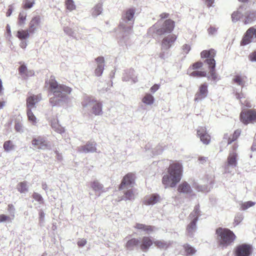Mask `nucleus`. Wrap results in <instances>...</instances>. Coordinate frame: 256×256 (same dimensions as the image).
I'll use <instances>...</instances> for the list:
<instances>
[{
  "instance_id": "f257e3e1",
  "label": "nucleus",
  "mask_w": 256,
  "mask_h": 256,
  "mask_svg": "<svg viewBox=\"0 0 256 256\" xmlns=\"http://www.w3.org/2000/svg\"><path fill=\"white\" fill-rule=\"evenodd\" d=\"M46 84L53 94L50 98V103L52 106H65L70 102L71 98L69 96L72 90L70 88L58 84L53 76L46 80Z\"/></svg>"
},
{
  "instance_id": "f03ea898",
  "label": "nucleus",
  "mask_w": 256,
  "mask_h": 256,
  "mask_svg": "<svg viewBox=\"0 0 256 256\" xmlns=\"http://www.w3.org/2000/svg\"><path fill=\"white\" fill-rule=\"evenodd\" d=\"M182 174V166L180 162H175L170 164L167 173L164 175L162 179L164 188H174L180 180Z\"/></svg>"
},
{
  "instance_id": "7ed1b4c3",
  "label": "nucleus",
  "mask_w": 256,
  "mask_h": 256,
  "mask_svg": "<svg viewBox=\"0 0 256 256\" xmlns=\"http://www.w3.org/2000/svg\"><path fill=\"white\" fill-rule=\"evenodd\" d=\"M135 14L134 8H129L124 11L122 14L120 28L124 38L127 37L132 32Z\"/></svg>"
},
{
  "instance_id": "20e7f679",
  "label": "nucleus",
  "mask_w": 256,
  "mask_h": 256,
  "mask_svg": "<svg viewBox=\"0 0 256 256\" xmlns=\"http://www.w3.org/2000/svg\"><path fill=\"white\" fill-rule=\"evenodd\" d=\"M216 234L219 246L222 248L230 246L236 238L234 234L228 228H219L216 230Z\"/></svg>"
},
{
  "instance_id": "39448f33",
  "label": "nucleus",
  "mask_w": 256,
  "mask_h": 256,
  "mask_svg": "<svg viewBox=\"0 0 256 256\" xmlns=\"http://www.w3.org/2000/svg\"><path fill=\"white\" fill-rule=\"evenodd\" d=\"M240 121L244 124L256 122V110H242L240 114Z\"/></svg>"
},
{
  "instance_id": "423d86ee",
  "label": "nucleus",
  "mask_w": 256,
  "mask_h": 256,
  "mask_svg": "<svg viewBox=\"0 0 256 256\" xmlns=\"http://www.w3.org/2000/svg\"><path fill=\"white\" fill-rule=\"evenodd\" d=\"M252 42H256V27L250 28L244 33L240 42L241 46H246Z\"/></svg>"
},
{
  "instance_id": "0eeeda50",
  "label": "nucleus",
  "mask_w": 256,
  "mask_h": 256,
  "mask_svg": "<svg viewBox=\"0 0 256 256\" xmlns=\"http://www.w3.org/2000/svg\"><path fill=\"white\" fill-rule=\"evenodd\" d=\"M32 144L35 149L50 150L51 148L50 142L42 136L34 138L32 140Z\"/></svg>"
},
{
  "instance_id": "6e6552de",
  "label": "nucleus",
  "mask_w": 256,
  "mask_h": 256,
  "mask_svg": "<svg viewBox=\"0 0 256 256\" xmlns=\"http://www.w3.org/2000/svg\"><path fill=\"white\" fill-rule=\"evenodd\" d=\"M238 154L235 152H230L228 158L227 162L224 167V172L226 173H230L232 170L230 168H234L236 167Z\"/></svg>"
},
{
  "instance_id": "1a4fd4ad",
  "label": "nucleus",
  "mask_w": 256,
  "mask_h": 256,
  "mask_svg": "<svg viewBox=\"0 0 256 256\" xmlns=\"http://www.w3.org/2000/svg\"><path fill=\"white\" fill-rule=\"evenodd\" d=\"M42 24V17L39 15L34 16L28 24L29 32L34 34L38 28H40Z\"/></svg>"
},
{
  "instance_id": "9d476101",
  "label": "nucleus",
  "mask_w": 256,
  "mask_h": 256,
  "mask_svg": "<svg viewBox=\"0 0 256 256\" xmlns=\"http://www.w3.org/2000/svg\"><path fill=\"white\" fill-rule=\"evenodd\" d=\"M174 28V22L171 20H166L162 24L161 28L157 30L156 34L162 35L165 34H170Z\"/></svg>"
},
{
  "instance_id": "9b49d317",
  "label": "nucleus",
  "mask_w": 256,
  "mask_h": 256,
  "mask_svg": "<svg viewBox=\"0 0 256 256\" xmlns=\"http://www.w3.org/2000/svg\"><path fill=\"white\" fill-rule=\"evenodd\" d=\"M204 62L208 66L210 74L212 80L216 82L220 78L216 74L215 72L216 61L214 58L206 59Z\"/></svg>"
},
{
  "instance_id": "f8f14e48",
  "label": "nucleus",
  "mask_w": 256,
  "mask_h": 256,
  "mask_svg": "<svg viewBox=\"0 0 256 256\" xmlns=\"http://www.w3.org/2000/svg\"><path fill=\"white\" fill-rule=\"evenodd\" d=\"M208 84L204 83L200 86L198 90L194 96V100L198 102L206 98L208 94Z\"/></svg>"
},
{
  "instance_id": "ddd939ff",
  "label": "nucleus",
  "mask_w": 256,
  "mask_h": 256,
  "mask_svg": "<svg viewBox=\"0 0 256 256\" xmlns=\"http://www.w3.org/2000/svg\"><path fill=\"white\" fill-rule=\"evenodd\" d=\"M176 36L173 34L164 36L162 42V49L168 50L170 48L176 40Z\"/></svg>"
},
{
  "instance_id": "4468645a",
  "label": "nucleus",
  "mask_w": 256,
  "mask_h": 256,
  "mask_svg": "<svg viewBox=\"0 0 256 256\" xmlns=\"http://www.w3.org/2000/svg\"><path fill=\"white\" fill-rule=\"evenodd\" d=\"M197 135L203 144H208L210 141V136L205 127H199L197 130Z\"/></svg>"
},
{
  "instance_id": "2eb2a0df",
  "label": "nucleus",
  "mask_w": 256,
  "mask_h": 256,
  "mask_svg": "<svg viewBox=\"0 0 256 256\" xmlns=\"http://www.w3.org/2000/svg\"><path fill=\"white\" fill-rule=\"evenodd\" d=\"M42 100L41 94H31L28 96L26 98V106L28 109H30L36 108V104H37Z\"/></svg>"
},
{
  "instance_id": "dca6fc26",
  "label": "nucleus",
  "mask_w": 256,
  "mask_h": 256,
  "mask_svg": "<svg viewBox=\"0 0 256 256\" xmlns=\"http://www.w3.org/2000/svg\"><path fill=\"white\" fill-rule=\"evenodd\" d=\"M251 252V246L246 244L238 246L236 250V256H248Z\"/></svg>"
},
{
  "instance_id": "f3484780",
  "label": "nucleus",
  "mask_w": 256,
  "mask_h": 256,
  "mask_svg": "<svg viewBox=\"0 0 256 256\" xmlns=\"http://www.w3.org/2000/svg\"><path fill=\"white\" fill-rule=\"evenodd\" d=\"M96 143L95 142H88L86 145L78 146V151L81 153H88L96 152Z\"/></svg>"
},
{
  "instance_id": "a211bd4d",
  "label": "nucleus",
  "mask_w": 256,
  "mask_h": 256,
  "mask_svg": "<svg viewBox=\"0 0 256 256\" xmlns=\"http://www.w3.org/2000/svg\"><path fill=\"white\" fill-rule=\"evenodd\" d=\"M96 68L94 70V74L97 76L102 75L104 67V57L99 56L96 58Z\"/></svg>"
},
{
  "instance_id": "6ab92c4d",
  "label": "nucleus",
  "mask_w": 256,
  "mask_h": 256,
  "mask_svg": "<svg viewBox=\"0 0 256 256\" xmlns=\"http://www.w3.org/2000/svg\"><path fill=\"white\" fill-rule=\"evenodd\" d=\"M135 176L134 174L128 173L123 178L122 183L120 186V190H122L124 187L126 186H131L134 182Z\"/></svg>"
},
{
  "instance_id": "aec40b11",
  "label": "nucleus",
  "mask_w": 256,
  "mask_h": 256,
  "mask_svg": "<svg viewBox=\"0 0 256 256\" xmlns=\"http://www.w3.org/2000/svg\"><path fill=\"white\" fill-rule=\"evenodd\" d=\"M256 20V11L248 10L244 12L243 22L245 24H251Z\"/></svg>"
},
{
  "instance_id": "412c9836",
  "label": "nucleus",
  "mask_w": 256,
  "mask_h": 256,
  "mask_svg": "<svg viewBox=\"0 0 256 256\" xmlns=\"http://www.w3.org/2000/svg\"><path fill=\"white\" fill-rule=\"evenodd\" d=\"M178 190L180 193L186 194H191L192 193L190 185L186 182H182L178 186Z\"/></svg>"
},
{
  "instance_id": "4be33fe9",
  "label": "nucleus",
  "mask_w": 256,
  "mask_h": 256,
  "mask_svg": "<svg viewBox=\"0 0 256 256\" xmlns=\"http://www.w3.org/2000/svg\"><path fill=\"white\" fill-rule=\"evenodd\" d=\"M160 197L158 194H153L145 197L144 203L146 205H154L159 202Z\"/></svg>"
},
{
  "instance_id": "5701e85b",
  "label": "nucleus",
  "mask_w": 256,
  "mask_h": 256,
  "mask_svg": "<svg viewBox=\"0 0 256 256\" xmlns=\"http://www.w3.org/2000/svg\"><path fill=\"white\" fill-rule=\"evenodd\" d=\"M102 102L96 100L92 107V112L96 116H100L102 114Z\"/></svg>"
},
{
  "instance_id": "b1692460",
  "label": "nucleus",
  "mask_w": 256,
  "mask_h": 256,
  "mask_svg": "<svg viewBox=\"0 0 256 256\" xmlns=\"http://www.w3.org/2000/svg\"><path fill=\"white\" fill-rule=\"evenodd\" d=\"M241 133V130L239 129L236 130L234 131V133L232 136H228V134H225L224 135V140H228V144H231L233 142L236 140L239 137Z\"/></svg>"
},
{
  "instance_id": "393cba45",
  "label": "nucleus",
  "mask_w": 256,
  "mask_h": 256,
  "mask_svg": "<svg viewBox=\"0 0 256 256\" xmlns=\"http://www.w3.org/2000/svg\"><path fill=\"white\" fill-rule=\"evenodd\" d=\"M193 187L198 192H207L210 190V184H204L201 183L194 182Z\"/></svg>"
},
{
  "instance_id": "a878e982",
  "label": "nucleus",
  "mask_w": 256,
  "mask_h": 256,
  "mask_svg": "<svg viewBox=\"0 0 256 256\" xmlns=\"http://www.w3.org/2000/svg\"><path fill=\"white\" fill-rule=\"evenodd\" d=\"M242 7L240 6L236 12H234L232 14V18L233 22H236L240 19L242 20L244 19V12H242Z\"/></svg>"
},
{
  "instance_id": "bb28decb",
  "label": "nucleus",
  "mask_w": 256,
  "mask_h": 256,
  "mask_svg": "<svg viewBox=\"0 0 256 256\" xmlns=\"http://www.w3.org/2000/svg\"><path fill=\"white\" fill-rule=\"evenodd\" d=\"M152 244V241L150 238L144 236L142 240L140 248L143 251H146Z\"/></svg>"
},
{
  "instance_id": "cd10ccee",
  "label": "nucleus",
  "mask_w": 256,
  "mask_h": 256,
  "mask_svg": "<svg viewBox=\"0 0 256 256\" xmlns=\"http://www.w3.org/2000/svg\"><path fill=\"white\" fill-rule=\"evenodd\" d=\"M142 102L146 106H150L154 102V96L150 93H146L142 99Z\"/></svg>"
},
{
  "instance_id": "c85d7f7f",
  "label": "nucleus",
  "mask_w": 256,
  "mask_h": 256,
  "mask_svg": "<svg viewBox=\"0 0 256 256\" xmlns=\"http://www.w3.org/2000/svg\"><path fill=\"white\" fill-rule=\"evenodd\" d=\"M96 99L92 97L86 96L82 102V105L84 108H88L92 107L96 101Z\"/></svg>"
},
{
  "instance_id": "c756f323",
  "label": "nucleus",
  "mask_w": 256,
  "mask_h": 256,
  "mask_svg": "<svg viewBox=\"0 0 256 256\" xmlns=\"http://www.w3.org/2000/svg\"><path fill=\"white\" fill-rule=\"evenodd\" d=\"M188 74L190 76L192 77H208V78H210V76H207V73L205 71H198L194 70L191 72V68H189L188 70Z\"/></svg>"
},
{
  "instance_id": "7c9ffc66",
  "label": "nucleus",
  "mask_w": 256,
  "mask_h": 256,
  "mask_svg": "<svg viewBox=\"0 0 256 256\" xmlns=\"http://www.w3.org/2000/svg\"><path fill=\"white\" fill-rule=\"evenodd\" d=\"M90 186L95 192L99 194L98 196H100L101 193L104 192L103 186L97 180H94L92 182Z\"/></svg>"
},
{
  "instance_id": "2f4dec72",
  "label": "nucleus",
  "mask_w": 256,
  "mask_h": 256,
  "mask_svg": "<svg viewBox=\"0 0 256 256\" xmlns=\"http://www.w3.org/2000/svg\"><path fill=\"white\" fill-rule=\"evenodd\" d=\"M135 228L143 231L145 234H149L153 232V228L151 226H146L142 224H136Z\"/></svg>"
},
{
  "instance_id": "473e14b6",
  "label": "nucleus",
  "mask_w": 256,
  "mask_h": 256,
  "mask_svg": "<svg viewBox=\"0 0 256 256\" xmlns=\"http://www.w3.org/2000/svg\"><path fill=\"white\" fill-rule=\"evenodd\" d=\"M135 228L143 231L145 234H149L153 232V228L151 226H146L142 224H136Z\"/></svg>"
},
{
  "instance_id": "72a5a7b5",
  "label": "nucleus",
  "mask_w": 256,
  "mask_h": 256,
  "mask_svg": "<svg viewBox=\"0 0 256 256\" xmlns=\"http://www.w3.org/2000/svg\"><path fill=\"white\" fill-rule=\"evenodd\" d=\"M200 212L199 205L196 206L193 212H191L189 216L191 221L197 222L198 216H200Z\"/></svg>"
},
{
  "instance_id": "f704fd0d",
  "label": "nucleus",
  "mask_w": 256,
  "mask_h": 256,
  "mask_svg": "<svg viewBox=\"0 0 256 256\" xmlns=\"http://www.w3.org/2000/svg\"><path fill=\"white\" fill-rule=\"evenodd\" d=\"M16 36L20 40H26L30 37L29 30H20L17 32Z\"/></svg>"
},
{
  "instance_id": "c9c22d12",
  "label": "nucleus",
  "mask_w": 256,
  "mask_h": 256,
  "mask_svg": "<svg viewBox=\"0 0 256 256\" xmlns=\"http://www.w3.org/2000/svg\"><path fill=\"white\" fill-rule=\"evenodd\" d=\"M202 58H214L216 56V52L214 50L211 49L210 50H203L200 54Z\"/></svg>"
},
{
  "instance_id": "e433bc0d",
  "label": "nucleus",
  "mask_w": 256,
  "mask_h": 256,
  "mask_svg": "<svg viewBox=\"0 0 256 256\" xmlns=\"http://www.w3.org/2000/svg\"><path fill=\"white\" fill-rule=\"evenodd\" d=\"M154 244L158 248L162 250H166L170 244V242L160 240L154 242Z\"/></svg>"
},
{
  "instance_id": "4c0bfd02",
  "label": "nucleus",
  "mask_w": 256,
  "mask_h": 256,
  "mask_svg": "<svg viewBox=\"0 0 256 256\" xmlns=\"http://www.w3.org/2000/svg\"><path fill=\"white\" fill-rule=\"evenodd\" d=\"M135 194L132 189L127 190L124 192V197L120 200H134Z\"/></svg>"
},
{
  "instance_id": "58836bf2",
  "label": "nucleus",
  "mask_w": 256,
  "mask_h": 256,
  "mask_svg": "<svg viewBox=\"0 0 256 256\" xmlns=\"http://www.w3.org/2000/svg\"><path fill=\"white\" fill-rule=\"evenodd\" d=\"M140 244V240L138 239L132 238L129 240L126 244V247L130 250L134 248V246H138Z\"/></svg>"
},
{
  "instance_id": "ea45409f",
  "label": "nucleus",
  "mask_w": 256,
  "mask_h": 256,
  "mask_svg": "<svg viewBox=\"0 0 256 256\" xmlns=\"http://www.w3.org/2000/svg\"><path fill=\"white\" fill-rule=\"evenodd\" d=\"M245 76L236 75L232 78V82L238 86H244V84Z\"/></svg>"
},
{
  "instance_id": "a19ab883",
  "label": "nucleus",
  "mask_w": 256,
  "mask_h": 256,
  "mask_svg": "<svg viewBox=\"0 0 256 256\" xmlns=\"http://www.w3.org/2000/svg\"><path fill=\"white\" fill-rule=\"evenodd\" d=\"M16 188L20 193H25L28 191V186L26 182H20L17 185Z\"/></svg>"
},
{
  "instance_id": "79ce46f5",
  "label": "nucleus",
  "mask_w": 256,
  "mask_h": 256,
  "mask_svg": "<svg viewBox=\"0 0 256 256\" xmlns=\"http://www.w3.org/2000/svg\"><path fill=\"white\" fill-rule=\"evenodd\" d=\"M52 127L58 133L62 134L64 132V128L62 127L55 120L52 122Z\"/></svg>"
},
{
  "instance_id": "37998d69",
  "label": "nucleus",
  "mask_w": 256,
  "mask_h": 256,
  "mask_svg": "<svg viewBox=\"0 0 256 256\" xmlns=\"http://www.w3.org/2000/svg\"><path fill=\"white\" fill-rule=\"evenodd\" d=\"M27 116L28 120L33 125H36L37 123V118L34 114L33 112L30 109H27Z\"/></svg>"
},
{
  "instance_id": "c03bdc74",
  "label": "nucleus",
  "mask_w": 256,
  "mask_h": 256,
  "mask_svg": "<svg viewBox=\"0 0 256 256\" xmlns=\"http://www.w3.org/2000/svg\"><path fill=\"white\" fill-rule=\"evenodd\" d=\"M196 222L191 221L187 226V232L190 236L192 235L196 230Z\"/></svg>"
},
{
  "instance_id": "a18cd8bd",
  "label": "nucleus",
  "mask_w": 256,
  "mask_h": 256,
  "mask_svg": "<svg viewBox=\"0 0 256 256\" xmlns=\"http://www.w3.org/2000/svg\"><path fill=\"white\" fill-rule=\"evenodd\" d=\"M102 4H98L93 8L92 11V16L94 17H96L102 13Z\"/></svg>"
},
{
  "instance_id": "49530a36",
  "label": "nucleus",
  "mask_w": 256,
  "mask_h": 256,
  "mask_svg": "<svg viewBox=\"0 0 256 256\" xmlns=\"http://www.w3.org/2000/svg\"><path fill=\"white\" fill-rule=\"evenodd\" d=\"M26 18V14L25 12L22 11L19 14L18 17V24L20 26H23L24 24Z\"/></svg>"
},
{
  "instance_id": "de8ad7c7",
  "label": "nucleus",
  "mask_w": 256,
  "mask_h": 256,
  "mask_svg": "<svg viewBox=\"0 0 256 256\" xmlns=\"http://www.w3.org/2000/svg\"><path fill=\"white\" fill-rule=\"evenodd\" d=\"M256 202L252 201H248L242 203L240 204V209L242 210H246L250 207L254 206Z\"/></svg>"
},
{
  "instance_id": "09e8293b",
  "label": "nucleus",
  "mask_w": 256,
  "mask_h": 256,
  "mask_svg": "<svg viewBox=\"0 0 256 256\" xmlns=\"http://www.w3.org/2000/svg\"><path fill=\"white\" fill-rule=\"evenodd\" d=\"M184 246L186 253V256L192 255L196 252V250L190 244H186Z\"/></svg>"
},
{
  "instance_id": "8fccbe9b",
  "label": "nucleus",
  "mask_w": 256,
  "mask_h": 256,
  "mask_svg": "<svg viewBox=\"0 0 256 256\" xmlns=\"http://www.w3.org/2000/svg\"><path fill=\"white\" fill-rule=\"evenodd\" d=\"M244 219V216L240 212L237 213L234 218V226H238Z\"/></svg>"
},
{
  "instance_id": "3c124183",
  "label": "nucleus",
  "mask_w": 256,
  "mask_h": 256,
  "mask_svg": "<svg viewBox=\"0 0 256 256\" xmlns=\"http://www.w3.org/2000/svg\"><path fill=\"white\" fill-rule=\"evenodd\" d=\"M4 148L6 152H10L14 148V145L10 140L6 141L4 144Z\"/></svg>"
},
{
  "instance_id": "603ef678",
  "label": "nucleus",
  "mask_w": 256,
  "mask_h": 256,
  "mask_svg": "<svg viewBox=\"0 0 256 256\" xmlns=\"http://www.w3.org/2000/svg\"><path fill=\"white\" fill-rule=\"evenodd\" d=\"M66 8L70 11H72L76 9V6L72 0H67L66 2Z\"/></svg>"
},
{
  "instance_id": "864d4df0",
  "label": "nucleus",
  "mask_w": 256,
  "mask_h": 256,
  "mask_svg": "<svg viewBox=\"0 0 256 256\" xmlns=\"http://www.w3.org/2000/svg\"><path fill=\"white\" fill-rule=\"evenodd\" d=\"M13 220L12 217L10 216L0 214V223L5 222H11Z\"/></svg>"
},
{
  "instance_id": "5fc2aeb1",
  "label": "nucleus",
  "mask_w": 256,
  "mask_h": 256,
  "mask_svg": "<svg viewBox=\"0 0 256 256\" xmlns=\"http://www.w3.org/2000/svg\"><path fill=\"white\" fill-rule=\"evenodd\" d=\"M242 94H238V93H237L236 94V98L238 99H240V103L244 105L246 107H249V108L251 107V105H250V103L249 102H248L246 100H244V102H243V100H242Z\"/></svg>"
},
{
  "instance_id": "6e6d98bb",
  "label": "nucleus",
  "mask_w": 256,
  "mask_h": 256,
  "mask_svg": "<svg viewBox=\"0 0 256 256\" xmlns=\"http://www.w3.org/2000/svg\"><path fill=\"white\" fill-rule=\"evenodd\" d=\"M64 32L68 35L73 38H76V34L68 26H64Z\"/></svg>"
},
{
  "instance_id": "4d7b16f0",
  "label": "nucleus",
  "mask_w": 256,
  "mask_h": 256,
  "mask_svg": "<svg viewBox=\"0 0 256 256\" xmlns=\"http://www.w3.org/2000/svg\"><path fill=\"white\" fill-rule=\"evenodd\" d=\"M34 0H25L24 2V8H30L34 4Z\"/></svg>"
},
{
  "instance_id": "13d9d810",
  "label": "nucleus",
  "mask_w": 256,
  "mask_h": 256,
  "mask_svg": "<svg viewBox=\"0 0 256 256\" xmlns=\"http://www.w3.org/2000/svg\"><path fill=\"white\" fill-rule=\"evenodd\" d=\"M190 50V46L188 44H184L182 46V54H187Z\"/></svg>"
},
{
  "instance_id": "bf43d9fd",
  "label": "nucleus",
  "mask_w": 256,
  "mask_h": 256,
  "mask_svg": "<svg viewBox=\"0 0 256 256\" xmlns=\"http://www.w3.org/2000/svg\"><path fill=\"white\" fill-rule=\"evenodd\" d=\"M33 198L38 202L39 204H42L43 202V198L40 194L38 193L34 192L32 194Z\"/></svg>"
},
{
  "instance_id": "052dcab7",
  "label": "nucleus",
  "mask_w": 256,
  "mask_h": 256,
  "mask_svg": "<svg viewBox=\"0 0 256 256\" xmlns=\"http://www.w3.org/2000/svg\"><path fill=\"white\" fill-rule=\"evenodd\" d=\"M14 128L17 132L22 133L23 132V126L21 122H16L15 124Z\"/></svg>"
},
{
  "instance_id": "680f3d73",
  "label": "nucleus",
  "mask_w": 256,
  "mask_h": 256,
  "mask_svg": "<svg viewBox=\"0 0 256 256\" xmlns=\"http://www.w3.org/2000/svg\"><path fill=\"white\" fill-rule=\"evenodd\" d=\"M8 211L10 214V216L11 217H12V218L14 219V214H15V208L12 204H8Z\"/></svg>"
},
{
  "instance_id": "e2e57ef3",
  "label": "nucleus",
  "mask_w": 256,
  "mask_h": 256,
  "mask_svg": "<svg viewBox=\"0 0 256 256\" xmlns=\"http://www.w3.org/2000/svg\"><path fill=\"white\" fill-rule=\"evenodd\" d=\"M248 59L251 62H256V50L252 52L248 56Z\"/></svg>"
},
{
  "instance_id": "0e129e2a",
  "label": "nucleus",
  "mask_w": 256,
  "mask_h": 256,
  "mask_svg": "<svg viewBox=\"0 0 256 256\" xmlns=\"http://www.w3.org/2000/svg\"><path fill=\"white\" fill-rule=\"evenodd\" d=\"M202 66L203 64L201 62H198L194 63L192 66V68H191V72H192V70H197L202 68Z\"/></svg>"
},
{
  "instance_id": "69168bd1",
  "label": "nucleus",
  "mask_w": 256,
  "mask_h": 256,
  "mask_svg": "<svg viewBox=\"0 0 256 256\" xmlns=\"http://www.w3.org/2000/svg\"><path fill=\"white\" fill-rule=\"evenodd\" d=\"M28 70L26 66L24 64H22L18 68V72L22 76L26 73V72Z\"/></svg>"
},
{
  "instance_id": "338daca9",
  "label": "nucleus",
  "mask_w": 256,
  "mask_h": 256,
  "mask_svg": "<svg viewBox=\"0 0 256 256\" xmlns=\"http://www.w3.org/2000/svg\"><path fill=\"white\" fill-rule=\"evenodd\" d=\"M34 74V72L33 70H27L26 72V73L24 74L22 76V78H27L30 76H32Z\"/></svg>"
},
{
  "instance_id": "774afa93",
  "label": "nucleus",
  "mask_w": 256,
  "mask_h": 256,
  "mask_svg": "<svg viewBox=\"0 0 256 256\" xmlns=\"http://www.w3.org/2000/svg\"><path fill=\"white\" fill-rule=\"evenodd\" d=\"M218 29L214 26H210L208 29V32L209 35L214 36L216 34Z\"/></svg>"
}]
</instances>
